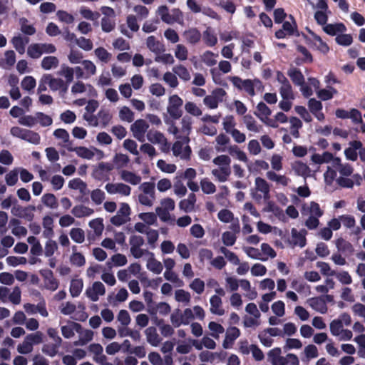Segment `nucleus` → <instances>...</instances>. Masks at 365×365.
Here are the masks:
<instances>
[{"instance_id":"nucleus-1","label":"nucleus","mask_w":365,"mask_h":365,"mask_svg":"<svg viewBox=\"0 0 365 365\" xmlns=\"http://www.w3.org/2000/svg\"><path fill=\"white\" fill-rule=\"evenodd\" d=\"M10 133L14 137L20 138L34 145H38L41 141L40 135L31 130L14 126L11 128Z\"/></svg>"},{"instance_id":"nucleus-2","label":"nucleus","mask_w":365,"mask_h":365,"mask_svg":"<svg viewBox=\"0 0 365 365\" xmlns=\"http://www.w3.org/2000/svg\"><path fill=\"white\" fill-rule=\"evenodd\" d=\"M182 104V99L178 95L175 94L169 97L167 110L173 119L178 120L182 117V110L181 108Z\"/></svg>"},{"instance_id":"nucleus-3","label":"nucleus","mask_w":365,"mask_h":365,"mask_svg":"<svg viewBox=\"0 0 365 365\" xmlns=\"http://www.w3.org/2000/svg\"><path fill=\"white\" fill-rule=\"evenodd\" d=\"M42 81L48 83L51 91H59L61 96H63L68 91V86L67 83L61 78H53L51 74L43 75L42 77Z\"/></svg>"},{"instance_id":"nucleus-4","label":"nucleus","mask_w":365,"mask_h":365,"mask_svg":"<svg viewBox=\"0 0 365 365\" xmlns=\"http://www.w3.org/2000/svg\"><path fill=\"white\" fill-rule=\"evenodd\" d=\"M36 207L34 205L22 207L19 205H14L11 208V213L18 217L24 218L29 222H31L34 218V212Z\"/></svg>"},{"instance_id":"nucleus-5","label":"nucleus","mask_w":365,"mask_h":365,"mask_svg":"<svg viewBox=\"0 0 365 365\" xmlns=\"http://www.w3.org/2000/svg\"><path fill=\"white\" fill-rule=\"evenodd\" d=\"M113 169V164L110 163H99L98 167L93 170V178L100 181H107L110 180L109 173Z\"/></svg>"},{"instance_id":"nucleus-6","label":"nucleus","mask_w":365,"mask_h":365,"mask_svg":"<svg viewBox=\"0 0 365 365\" xmlns=\"http://www.w3.org/2000/svg\"><path fill=\"white\" fill-rule=\"evenodd\" d=\"M149 125L145 120H136L130 126V130L133 137L140 142L145 140V134L147 132Z\"/></svg>"},{"instance_id":"nucleus-7","label":"nucleus","mask_w":365,"mask_h":365,"mask_svg":"<svg viewBox=\"0 0 365 365\" xmlns=\"http://www.w3.org/2000/svg\"><path fill=\"white\" fill-rule=\"evenodd\" d=\"M40 274L43 277L45 283V288L55 291L58 287V281L54 277L53 272L48 269L40 270Z\"/></svg>"},{"instance_id":"nucleus-8","label":"nucleus","mask_w":365,"mask_h":365,"mask_svg":"<svg viewBox=\"0 0 365 365\" xmlns=\"http://www.w3.org/2000/svg\"><path fill=\"white\" fill-rule=\"evenodd\" d=\"M106 292V289L103 284L101 282H95L93 284L92 289H87L86 293L93 302L98 300V295H103Z\"/></svg>"},{"instance_id":"nucleus-9","label":"nucleus","mask_w":365,"mask_h":365,"mask_svg":"<svg viewBox=\"0 0 365 365\" xmlns=\"http://www.w3.org/2000/svg\"><path fill=\"white\" fill-rule=\"evenodd\" d=\"M307 232L306 230L302 229L299 232L296 228H292L291 230L292 242L294 246H299L304 247L307 244L306 235Z\"/></svg>"},{"instance_id":"nucleus-10","label":"nucleus","mask_w":365,"mask_h":365,"mask_svg":"<svg viewBox=\"0 0 365 365\" xmlns=\"http://www.w3.org/2000/svg\"><path fill=\"white\" fill-rule=\"evenodd\" d=\"M182 124V132L185 134V136H177V138L182 139L184 143L186 144H188L190 142V138L189 135L190 134L191 130H192V119L189 115H185L182 117L181 120Z\"/></svg>"},{"instance_id":"nucleus-11","label":"nucleus","mask_w":365,"mask_h":365,"mask_svg":"<svg viewBox=\"0 0 365 365\" xmlns=\"http://www.w3.org/2000/svg\"><path fill=\"white\" fill-rule=\"evenodd\" d=\"M74 331L81 334L82 332V326L74 322H70L69 325L61 327V333L63 337L70 339L74 336Z\"/></svg>"},{"instance_id":"nucleus-12","label":"nucleus","mask_w":365,"mask_h":365,"mask_svg":"<svg viewBox=\"0 0 365 365\" xmlns=\"http://www.w3.org/2000/svg\"><path fill=\"white\" fill-rule=\"evenodd\" d=\"M9 226L11 228V233L16 237H25L27 235L26 228L21 226V221L19 219L11 218Z\"/></svg>"},{"instance_id":"nucleus-13","label":"nucleus","mask_w":365,"mask_h":365,"mask_svg":"<svg viewBox=\"0 0 365 365\" xmlns=\"http://www.w3.org/2000/svg\"><path fill=\"white\" fill-rule=\"evenodd\" d=\"M147 139L152 143L168 145V140L164 135L158 130H150L147 132Z\"/></svg>"},{"instance_id":"nucleus-14","label":"nucleus","mask_w":365,"mask_h":365,"mask_svg":"<svg viewBox=\"0 0 365 365\" xmlns=\"http://www.w3.org/2000/svg\"><path fill=\"white\" fill-rule=\"evenodd\" d=\"M240 335V331L238 328L232 327L227 331L225 338L223 341L222 346L225 349H228L230 345H232L234 341L237 339Z\"/></svg>"},{"instance_id":"nucleus-15","label":"nucleus","mask_w":365,"mask_h":365,"mask_svg":"<svg viewBox=\"0 0 365 365\" xmlns=\"http://www.w3.org/2000/svg\"><path fill=\"white\" fill-rule=\"evenodd\" d=\"M309 305L315 310L324 314L327 311L326 302L322 297H312L309 299Z\"/></svg>"},{"instance_id":"nucleus-16","label":"nucleus","mask_w":365,"mask_h":365,"mask_svg":"<svg viewBox=\"0 0 365 365\" xmlns=\"http://www.w3.org/2000/svg\"><path fill=\"white\" fill-rule=\"evenodd\" d=\"M147 47L153 53L159 54L165 51L164 45L159 41H157L155 37L150 36L148 37L146 41Z\"/></svg>"},{"instance_id":"nucleus-17","label":"nucleus","mask_w":365,"mask_h":365,"mask_svg":"<svg viewBox=\"0 0 365 365\" xmlns=\"http://www.w3.org/2000/svg\"><path fill=\"white\" fill-rule=\"evenodd\" d=\"M145 333L147 336V341L149 344H150L153 346H157L161 341V339L160 338L158 334L157 333V330L154 327H150L147 328L145 331Z\"/></svg>"},{"instance_id":"nucleus-18","label":"nucleus","mask_w":365,"mask_h":365,"mask_svg":"<svg viewBox=\"0 0 365 365\" xmlns=\"http://www.w3.org/2000/svg\"><path fill=\"white\" fill-rule=\"evenodd\" d=\"M5 58L0 60V67L8 69L16 63V54L13 50L6 51L4 53Z\"/></svg>"},{"instance_id":"nucleus-19","label":"nucleus","mask_w":365,"mask_h":365,"mask_svg":"<svg viewBox=\"0 0 365 365\" xmlns=\"http://www.w3.org/2000/svg\"><path fill=\"white\" fill-rule=\"evenodd\" d=\"M62 343L55 342L53 344H44L41 348L42 352L50 357H53L57 354L61 355L62 353H58V349Z\"/></svg>"},{"instance_id":"nucleus-20","label":"nucleus","mask_w":365,"mask_h":365,"mask_svg":"<svg viewBox=\"0 0 365 365\" xmlns=\"http://www.w3.org/2000/svg\"><path fill=\"white\" fill-rule=\"evenodd\" d=\"M210 312L212 314H215L220 316H222L225 314V310L221 308L222 305V299L220 297L217 295H213L211 297L210 299Z\"/></svg>"},{"instance_id":"nucleus-21","label":"nucleus","mask_w":365,"mask_h":365,"mask_svg":"<svg viewBox=\"0 0 365 365\" xmlns=\"http://www.w3.org/2000/svg\"><path fill=\"white\" fill-rule=\"evenodd\" d=\"M303 37L305 40L306 43L311 48H316L321 53L327 54L329 51V47L327 43L324 42L323 40L319 43H314L309 37L303 34Z\"/></svg>"},{"instance_id":"nucleus-22","label":"nucleus","mask_w":365,"mask_h":365,"mask_svg":"<svg viewBox=\"0 0 365 365\" xmlns=\"http://www.w3.org/2000/svg\"><path fill=\"white\" fill-rule=\"evenodd\" d=\"M183 36L188 43L193 45L197 43L200 41L202 36L200 32L196 28L190 29L185 31Z\"/></svg>"},{"instance_id":"nucleus-23","label":"nucleus","mask_w":365,"mask_h":365,"mask_svg":"<svg viewBox=\"0 0 365 365\" xmlns=\"http://www.w3.org/2000/svg\"><path fill=\"white\" fill-rule=\"evenodd\" d=\"M93 212V209L83 205H76L71 210V213L77 218L90 216Z\"/></svg>"},{"instance_id":"nucleus-24","label":"nucleus","mask_w":365,"mask_h":365,"mask_svg":"<svg viewBox=\"0 0 365 365\" xmlns=\"http://www.w3.org/2000/svg\"><path fill=\"white\" fill-rule=\"evenodd\" d=\"M120 178L124 181L133 185L139 184L141 181V177L140 175L125 170H123L120 172Z\"/></svg>"},{"instance_id":"nucleus-25","label":"nucleus","mask_w":365,"mask_h":365,"mask_svg":"<svg viewBox=\"0 0 365 365\" xmlns=\"http://www.w3.org/2000/svg\"><path fill=\"white\" fill-rule=\"evenodd\" d=\"M292 82L297 86H302L305 83L304 76L298 68H291L287 72Z\"/></svg>"},{"instance_id":"nucleus-26","label":"nucleus","mask_w":365,"mask_h":365,"mask_svg":"<svg viewBox=\"0 0 365 365\" xmlns=\"http://www.w3.org/2000/svg\"><path fill=\"white\" fill-rule=\"evenodd\" d=\"M289 18L292 20V23L289 21H283L282 23V29L287 32V35L293 36L295 35L297 36H299V34L297 31V26L295 21V19L292 15H289Z\"/></svg>"},{"instance_id":"nucleus-27","label":"nucleus","mask_w":365,"mask_h":365,"mask_svg":"<svg viewBox=\"0 0 365 365\" xmlns=\"http://www.w3.org/2000/svg\"><path fill=\"white\" fill-rule=\"evenodd\" d=\"M336 246L338 250L342 253L351 255L354 250L353 245L342 237L338 238L336 240Z\"/></svg>"},{"instance_id":"nucleus-28","label":"nucleus","mask_w":365,"mask_h":365,"mask_svg":"<svg viewBox=\"0 0 365 365\" xmlns=\"http://www.w3.org/2000/svg\"><path fill=\"white\" fill-rule=\"evenodd\" d=\"M212 173L220 182H222L227 180L231 174V170L230 168L220 167L218 169L212 170Z\"/></svg>"},{"instance_id":"nucleus-29","label":"nucleus","mask_w":365,"mask_h":365,"mask_svg":"<svg viewBox=\"0 0 365 365\" xmlns=\"http://www.w3.org/2000/svg\"><path fill=\"white\" fill-rule=\"evenodd\" d=\"M257 111L254 113L262 121H264V118H267L272 113L270 108L262 101L257 104Z\"/></svg>"},{"instance_id":"nucleus-30","label":"nucleus","mask_w":365,"mask_h":365,"mask_svg":"<svg viewBox=\"0 0 365 365\" xmlns=\"http://www.w3.org/2000/svg\"><path fill=\"white\" fill-rule=\"evenodd\" d=\"M346 26L342 23H337L334 24H327L324 27V31L329 35L335 36L338 33H343L346 31Z\"/></svg>"},{"instance_id":"nucleus-31","label":"nucleus","mask_w":365,"mask_h":365,"mask_svg":"<svg viewBox=\"0 0 365 365\" xmlns=\"http://www.w3.org/2000/svg\"><path fill=\"white\" fill-rule=\"evenodd\" d=\"M58 75L63 76L66 78L65 83L68 86L73 80L74 69L65 64L61 66V70L58 72Z\"/></svg>"},{"instance_id":"nucleus-32","label":"nucleus","mask_w":365,"mask_h":365,"mask_svg":"<svg viewBox=\"0 0 365 365\" xmlns=\"http://www.w3.org/2000/svg\"><path fill=\"white\" fill-rule=\"evenodd\" d=\"M68 151H75L78 156L90 160L93 158L94 153L93 151L87 148L86 147L79 146L76 148H68Z\"/></svg>"},{"instance_id":"nucleus-33","label":"nucleus","mask_w":365,"mask_h":365,"mask_svg":"<svg viewBox=\"0 0 365 365\" xmlns=\"http://www.w3.org/2000/svg\"><path fill=\"white\" fill-rule=\"evenodd\" d=\"M59 61L57 57L48 56L44 57L41 61V67L44 70H50L58 67Z\"/></svg>"},{"instance_id":"nucleus-34","label":"nucleus","mask_w":365,"mask_h":365,"mask_svg":"<svg viewBox=\"0 0 365 365\" xmlns=\"http://www.w3.org/2000/svg\"><path fill=\"white\" fill-rule=\"evenodd\" d=\"M83 287L81 279H72L70 284V293L73 297H78Z\"/></svg>"},{"instance_id":"nucleus-35","label":"nucleus","mask_w":365,"mask_h":365,"mask_svg":"<svg viewBox=\"0 0 365 365\" xmlns=\"http://www.w3.org/2000/svg\"><path fill=\"white\" fill-rule=\"evenodd\" d=\"M111 261H108L106 262V265L109 269H111L113 267V265L117 267H120L126 264L127 263V258L125 255L122 254H115L111 257Z\"/></svg>"},{"instance_id":"nucleus-36","label":"nucleus","mask_w":365,"mask_h":365,"mask_svg":"<svg viewBox=\"0 0 365 365\" xmlns=\"http://www.w3.org/2000/svg\"><path fill=\"white\" fill-rule=\"evenodd\" d=\"M11 42L15 49L20 53L23 54L25 52L26 44L29 42V38H25V41L21 36L13 37Z\"/></svg>"},{"instance_id":"nucleus-37","label":"nucleus","mask_w":365,"mask_h":365,"mask_svg":"<svg viewBox=\"0 0 365 365\" xmlns=\"http://www.w3.org/2000/svg\"><path fill=\"white\" fill-rule=\"evenodd\" d=\"M203 41L207 46L210 47L215 46L217 43V38L210 27L203 32Z\"/></svg>"},{"instance_id":"nucleus-38","label":"nucleus","mask_w":365,"mask_h":365,"mask_svg":"<svg viewBox=\"0 0 365 365\" xmlns=\"http://www.w3.org/2000/svg\"><path fill=\"white\" fill-rule=\"evenodd\" d=\"M147 268L153 273L160 274L163 270V265L160 262L155 259L153 256H151L148 260Z\"/></svg>"},{"instance_id":"nucleus-39","label":"nucleus","mask_w":365,"mask_h":365,"mask_svg":"<svg viewBox=\"0 0 365 365\" xmlns=\"http://www.w3.org/2000/svg\"><path fill=\"white\" fill-rule=\"evenodd\" d=\"M112 119V115L110 113V111L106 109H101L98 113V120H100V123L103 128H106Z\"/></svg>"},{"instance_id":"nucleus-40","label":"nucleus","mask_w":365,"mask_h":365,"mask_svg":"<svg viewBox=\"0 0 365 365\" xmlns=\"http://www.w3.org/2000/svg\"><path fill=\"white\" fill-rule=\"evenodd\" d=\"M173 71L185 81H187L190 79V74L188 70L182 65L173 67Z\"/></svg>"},{"instance_id":"nucleus-41","label":"nucleus","mask_w":365,"mask_h":365,"mask_svg":"<svg viewBox=\"0 0 365 365\" xmlns=\"http://www.w3.org/2000/svg\"><path fill=\"white\" fill-rule=\"evenodd\" d=\"M42 202L50 208H57L58 202L56 196L52 193H46L42 196Z\"/></svg>"},{"instance_id":"nucleus-42","label":"nucleus","mask_w":365,"mask_h":365,"mask_svg":"<svg viewBox=\"0 0 365 365\" xmlns=\"http://www.w3.org/2000/svg\"><path fill=\"white\" fill-rule=\"evenodd\" d=\"M292 169L294 170L297 175L302 176L307 175L309 172V166L301 161L295 162L292 165Z\"/></svg>"},{"instance_id":"nucleus-43","label":"nucleus","mask_w":365,"mask_h":365,"mask_svg":"<svg viewBox=\"0 0 365 365\" xmlns=\"http://www.w3.org/2000/svg\"><path fill=\"white\" fill-rule=\"evenodd\" d=\"M94 53L96 57L103 63H108L112 56L111 53L103 47L96 48Z\"/></svg>"},{"instance_id":"nucleus-44","label":"nucleus","mask_w":365,"mask_h":365,"mask_svg":"<svg viewBox=\"0 0 365 365\" xmlns=\"http://www.w3.org/2000/svg\"><path fill=\"white\" fill-rule=\"evenodd\" d=\"M243 121L246 125L247 128L250 130L255 133H257L259 131V127L257 125V121L255 120V118L250 114L245 115L243 117Z\"/></svg>"},{"instance_id":"nucleus-45","label":"nucleus","mask_w":365,"mask_h":365,"mask_svg":"<svg viewBox=\"0 0 365 365\" xmlns=\"http://www.w3.org/2000/svg\"><path fill=\"white\" fill-rule=\"evenodd\" d=\"M103 222L102 218H96L89 222L90 227L94 230L95 234L98 236L101 235L103 231L104 225Z\"/></svg>"},{"instance_id":"nucleus-46","label":"nucleus","mask_w":365,"mask_h":365,"mask_svg":"<svg viewBox=\"0 0 365 365\" xmlns=\"http://www.w3.org/2000/svg\"><path fill=\"white\" fill-rule=\"evenodd\" d=\"M279 93L284 100L294 99V94L290 83L282 85Z\"/></svg>"},{"instance_id":"nucleus-47","label":"nucleus","mask_w":365,"mask_h":365,"mask_svg":"<svg viewBox=\"0 0 365 365\" xmlns=\"http://www.w3.org/2000/svg\"><path fill=\"white\" fill-rule=\"evenodd\" d=\"M21 31L26 35H34L36 33V29L33 25L28 24V19L23 17L20 20Z\"/></svg>"},{"instance_id":"nucleus-48","label":"nucleus","mask_w":365,"mask_h":365,"mask_svg":"<svg viewBox=\"0 0 365 365\" xmlns=\"http://www.w3.org/2000/svg\"><path fill=\"white\" fill-rule=\"evenodd\" d=\"M220 252L225 255V257L235 265L240 264V259L237 256V255L229 250H227L225 247H221L220 248Z\"/></svg>"},{"instance_id":"nucleus-49","label":"nucleus","mask_w":365,"mask_h":365,"mask_svg":"<svg viewBox=\"0 0 365 365\" xmlns=\"http://www.w3.org/2000/svg\"><path fill=\"white\" fill-rule=\"evenodd\" d=\"M119 117L122 120L131 123L134 120V113L128 107L123 106L120 110Z\"/></svg>"},{"instance_id":"nucleus-50","label":"nucleus","mask_w":365,"mask_h":365,"mask_svg":"<svg viewBox=\"0 0 365 365\" xmlns=\"http://www.w3.org/2000/svg\"><path fill=\"white\" fill-rule=\"evenodd\" d=\"M40 43H32L29 46L27 54L32 58H38L42 55Z\"/></svg>"},{"instance_id":"nucleus-51","label":"nucleus","mask_w":365,"mask_h":365,"mask_svg":"<svg viewBox=\"0 0 365 365\" xmlns=\"http://www.w3.org/2000/svg\"><path fill=\"white\" fill-rule=\"evenodd\" d=\"M71 238L77 243H82L85 239L84 231L81 228H73L70 232Z\"/></svg>"},{"instance_id":"nucleus-52","label":"nucleus","mask_w":365,"mask_h":365,"mask_svg":"<svg viewBox=\"0 0 365 365\" xmlns=\"http://www.w3.org/2000/svg\"><path fill=\"white\" fill-rule=\"evenodd\" d=\"M83 68L86 72V75L85 78H88L91 76H93L96 73V65L90 60H83L81 62Z\"/></svg>"},{"instance_id":"nucleus-53","label":"nucleus","mask_w":365,"mask_h":365,"mask_svg":"<svg viewBox=\"0 0 365 365\" xmlns=\"http://www.w3.org/2000/svg\"><path fill=\"white\" fill-rule=\"evenodd\" d=\"M145 234L147 235L148 242L150 245V248H155V244L159 237V233L158 230L150 228L148 230V232Z\"/></svg>"},{"instance_id":"nucleus-54","label":"nucleus","mask_w":365,"mask_h":365,"mask_svg":"<svg viewBox=\"0 0 365 365\" xmlns=\"http://www.w3.org/2000/svg\"><path fill=\"white\" fill-rule=\"evenodd\" d=\"M36 85V79L31 76L24 77L21 81V87L27 91H32Z\"/></svg>"},{"instance_id":"nucleus-55","label":"nucleus","mask_w":365,"mask_h":365,"mask_svg":"<svg viewBox=\"0 0 365 365\" xmlns=\"http://www.w3.org/2000/svg\"><path fill=\"white\" fill-rule=\"evenodd\" d=\"M138 217L148 225H154L157 222V215L154 212H142L139 214Z\"/></svg>"},{"instance_id":"nucleus-56","label":"nucleus","mask_w":365,"mask_h":365,"mask_svg":"<svg viewBox=\"0 0 365 365\" xmlns=\"http://www.w3.org/2000/svg\"><path fill=\"white\" fill-rule=\"evenodd\" d=\"M80 13L83 18L88 20L96 21L99 19L101 14L98 11H92L90 9L82 7Z\"/></svg>"},{"instance_id":"nucleus-57","label":"nucleus","mask_w":365,"mask_h":365,"mask_svg":"<svg viewBox=\"0 0 365 365\" xmlns=\"http://www.w3.org/2000/svg\"><path fill=\"white\" fill-rule=\"evenodd\" d=\"M76 43L81 48L86 51L92 50L93 47L92 41L83 36L76 39Z\"/></svg>"},{"instance_id":"nucleus-58","label":"nucleus","mask_w":365,"mask_h":365,"mask_svg":"<svg viewBox=\"0 0 365 365\" xmlns=\"http://www.w3.org/2000/svg\"><path fill=\"white\" fill-rule=\"evenodd\" d=\"M218 55L215 54L210 51H205L202 56V61L208 66H213L217 63L215 57Z\"/></svg>"},{"instance_id":"nucleus-59","label":"nucleus","mask_w":365,"mask_h":365,"mask_svg":"<svg viewBox=\"0 0 365 365\" xmlns=\"http://www.w3.org/2000/svg\"><path fill=\"white\" fill-rule=\"evenodd\" d=\"M229 153L231 155H235L237 156V158L242 162H247V157L245 152L240 150L237 145H232L228 149Z\"/></svg>"},{"instance_id":"nucleus-60","label":"nucleus","mask_w":365,"mask_h":365,"mask_svg":"<svg viewBox=\"0 0 365 365\" xmlns=\"http://www.w3.org/2000/svg\"><path fill=\"white\" fill-rule=\"evenodd\" d=\"M130 253L135 259H139L142 257L144 255H149L150 256H154L153 252H149L147 250H143L141 247L136 246H130Z\"/></svg>"},{"instance_id":"nucleus-61","label":"nucleus","mask_w":365,"mask_h":365,"mask_svg":"<svg viewBox=\"0 0 365 365\" xmlns=\"http://www.w3.org/2000/svg\"><path fill=\"white\" fill-rule=\"evenodd\" d=\"M213 163L220 167L230 168L231 159L228 155H221L213 159Z\"/></svg>"},{"instance_id":"nucleus-62","label":"nucleus","mask_w":365,"mask_h":365,"mask_svg":"<svg viewBox=\"0 0 365 365\" xmlns=\"http://www.w3.org/2000/svg\"><path fill=\"white\" fill-rule=\"evenodd\" d=\"M308 108L309 111L314 115L318 111H321L323 108V105L320 101H317L312 98L308 101Z\"/></svg>"},{"instance_id":"nucleus-63","label":"nucleus","mask_w":365,"mask_h":365,"mask_svg":"<svg viewBox=\"0 0 365 365\" xmlns=\"http://www.w3.org/2000/svg\"><path fill=\"white\" fill-rule=\"evenodd\" d=\"M158 14L160 16L163 21L167 24L172 23V16L169 14V10L167 6L163 5L159 6L158 9Z\"/></svg>"},{"instance_id":"nucleus-64","label":"nucleus","mask_w":365,"mask_h":365,"mask_svg":"<svg viewBox=\"0 0 365 365\" xmlns=\"http://www.w3.org/2000/svg\"><path fill=\"white\" fill-rule=\"evenodd\" d=\"M237 240V237L235 233L229 231H226L222 235V240L225 246H232Z\"/></svg>"}]
</instances>
